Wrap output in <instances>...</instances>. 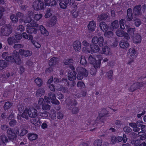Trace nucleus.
I'll return each instance as SVG.
<instances>
[{
    "label": "nucleus",
    "instance_id": "4c0bfd02",
    "mask_svg": "<svg viewBox=\"0 0 146 146\" xmlns=\"http://www.w3.org/2000/svg\"><path fill=\"white\" fill-rule=\"evenodd\" d=\"M28 109H26L25 110L23 113L21 115V116L23 118H25L26 119H28L29 117L28 116Z\"/></svg>",
    "mask_w": 146,
    "mask_h": 146
},
{
    "label": "nucleus",
    "instance_id": "b1692460",
    "mask_svg": "<svg viewBox=\"0 0 146 146\" xmlns=\"http://www.w3.org/2000/svg\"><path fill=\"white\" fill-rule=\"evenodd\" d=\"M133 42L134 43H140L141 41V36L139 34L137 33L134 36H133Z\"/></svg>",
    "mask_w": 146,
    "mask_h": 146
},
{
    "label": "nucleus",
    "instance_id": "7ed1b4c3",
    "mask_svg": "<svg viewBox=\"0 0 146 146\" xmlns=\"http://www.w3.org/2000/svg\"><path fill=\"white\" fill-rule=\"evenodd\" d=\"M77 72V78L78 80H82L84 77H86L88 76L87 70L84 68L78 67L76 69Z\"/></svg>",
    "mask_w": 146,
    "mask_h": 146
},
{
    "label": "nucleus",
    "instance_id": "0eeeda50",
    "mask_svg": "<svg viewBox=\"0 0 146 146\" xmlns=\"http://www.w3.org/2000/svg\"><path fill=\"white\" fill-rule=\"evenodd\" d=\"M92 42L94 44H97L100 47L102 46L104 44V39L102 36H94L92 39Z\"/></svg>",
    "mask_w": 146,
    "mask_h": 146
},
{
    "label": "nucleus",
    "instance_id": "423d86ee",
    "mask_svg": "<svg viewBox=\"0 0 146 146\" xmlns=\"http://www.w3.org/2000/svg\"><path fill=\"white\" fill-rule=\"evenodd\" d=\"M34 24H37L35 22L33 21L31 23L28 24L27 25V26L28 27L27 29V32L28 33L30 34H35L37 32L38 28L35 27L33 26V25Z\"/></svg>",
    "mask_w": 146,
    "mask_h": 146
},
{
    "label": "nucleus",
    "instance_id": "79ce46f5",
    "mask_svg": "<svg viewBox=\"0 0 146 146\" xmlns=\"http://www.w3.org/2000/svg\"><path fill=\"white\" fill-rule=\"evenodd\" d=\"M101 60H96L94 64H93L94 68L96 69L100 67L101 64Z\"/></svg>",
    "mask_w": 146,
    "mask_h": 146
},
{
    "label": "nucleus",
    "instance_id": "a878e982",
    "mask_svg": "<svg viewBox=\"0 0 146 146\" xmlns=\"http://www.w3.org/2000/svg\"><path fill=\"white\" fill-rule=\"evenodd\" d=\"M96 24L93 21H90L88 25V30L90 31H93L95 30Z\"/></svg>",
    "mask_w": 146,
    "mask_h": 146
},
{
    "label": "nucleus",
    "instance_id": "864d4df0",
    "mask_svg": "<svg viewBox=\"0 0 146 146\" xmlns=\"http://www.w3.org/2000/svg\"><path fill=\"white\" fill-rule=\"evenodd\" d=\"M123 131L126 133H128L132 131L131 129L129 127H125L123 128Z\"/></svg>",
    "mask_w": 146,
    "mask_h": 146
},
{
    "label": "nucleus",
    "instance_id": "a18cd8bd",
    "mask_svg": "<svg viewBox=\"0 0 146 146\" xmlns=\"http://www.w3.org/2000/svg\"><path fill=\"white\" fill-rule=\"evenodd\" d=\"M80 63L82 65H87V61L85 57L83 56H81L80 60Z\"/></svg>",
    "mask_w": 146,
    "mask_h": 146
},
{
    "label": "nucleus",
    "instance_id": "9b49d317",
    "mask_svg": "<svg viewBox=\"0 0 146 146\" xmlns=\"http://www.w3.org/2000/svg\"><path fill=\"white\" fill-rule=\"evenodd\" d=\"M143 85V82L134 83L131 86L129 89V90L131 92H134L142 87Z\"/></svg>",
    "mask_w": 146,
    "mask_h": 146
},
{
    "label": "nucleus",
    "instance_id": "e433bc0d",
    "mask_svg": "<svg viewBox=\"0 0 146 146\" xmlns=\"http://www.w3.org/2000/svg\"><path fill=\"white\" fill-rule=\"evenodd\" d=\"M133 21L134 24L137 27H139L141 23V20L137 17H135L133 18Z\"/></svg>",
    "mask_w": 146,
    "mask_h": 146
},
{
    "label": "nucleus",
    "instance_id": "37998d69",
    "mask_svg": "<svg viewBox=\"0 0 146 146\" xmlns=\"http://www.w3.org/2000/svg\"><path fill=\"white\" fill-rule=\"evenodd\" d=\"M35 81L37 85L39 86H41L43 84V82L42 81L41 79L39 78H36L35 80Z\"/></svg>",
    "mask_w": 146,
    "mask_h": 146
},
{
    "label": "nucleus",
    "instance_id": "2eb2a0df",
    "mask_svg": "<svg viewBox=\"0 0 146 146\" xmlns=\"http://www.w3.org/2000/svg\"><path fill=\"white\" fill-rule=\"evenodd\" d=\"M28 115L31 118H35L37 115V111L35 108H32L28 109Z\"/></svg>",
    "mask_w": 146,
    "mask_h": 146
},
{
    "label": "nucleus",
    "instance_id": "412c9836",
    "mask_svg": "<svg viewBox=\"0 0 146 146\" xmlns=\"http://www.w3.org/2000/svg\"><path fill=\"white\" fill-rule=\"evenodd\" d=\"M81 42L80 41L76 40L74 42L73 46L76 51L79 52L81 49Z\"/></svg>",
    "mask_w": 146,
    "mask_h": 146
},
{
    "label": "nucleus",
    "instance_id": "6e6552de",
    "mask_svg": "<svg viewBox=\"0 0 146 146\" xmlns=\"http://www.w3.org/2000/svg\"><path fill=\"white\" fill-rule=\"evenodd\" d=\"M11 54L13 56L14 60L13 61V63H15L18 65H20L21 63V61L20 56L18 52L16 50H14Z\"/></svg>",
    "mask_w": 146,
    "mask_h": 146
},
{
    "label": "nucleus",
    "instance_id": "f3484780",
    "mask_svg": "<svg viewBox=\"0 0 146 146\" xmlns=\"http://www.w3.org/2000/svg\"><path fill=\"white\" fill-rule=\"evenodd\" d=\"M76 73L75 71H69L68 73V79L70 81H73L76 78Z\"/></svg>",
    "mask_w": 146,
    "mask_h": 146
},
{
    "label": "nucleus",
    "instance_id": "c756f323",
    "mask_svg": "<svg viewBox=\"0 0 146 146\" xmlns=\"http://www.w3.org/2000/svg\"><path fill=\"white\" fill-rule=\"evenodd\" d=\"M45 93L44 89L43 88H40L38 89L36 93V96L39 97H41L42 95H44Z\"/></svg>",
    "mask_w": 146,
    "mask_h": 146
},
{
    "label": "nucleus",
    "instance_id": "2f4dec72",
    "mask_svg": "<svg viewBox=\"0 0 146 146\" xmlns=\"http://www.w3.org/2000/svg\"><path fill=\"white\" fill-rule=\"evenodd\" d=\"M8 64V63L5 60H0V67L2 69L7 67Z\"/></svg>",
    "mask_w": 146,
    "mask_h": 146
},
{
    "label": "nucleus",
    "instance_id": "6ab92c4d",
    "mask_svg": "<svg viewBox=\"0 0 146 146\" xmlns=\"http://www.w3.org/2000/svg\"><path fill=\"white\" fill-rule=\"evenodd\" d=\"M119 45L120 48L124 49H126L129 46V44L128 41L124 40L120 41L119 43Z\"/></svg>",
    "mask_w": 146,
    "mask_h": 146
},
{
    "label": "nucleus",
    "instance_id": "69168bd1",
    "mask_svg": "<svg viewBox=\"0 0 146 146\" xmlns=\"http://www.w3.org/2000/svg\"><path fill=\"white\" fill-rule=\"evenodd\" d=\"M16 121L14 119H13L10 120L9 122V124L10 126L13 127L16 125Z\"/></svg>",
    "mask_w": 146,
    "mask_h": 146
},
{
    "label": "nucleus",
    "instance_id": "a211bd4d",
    "mask_svg": "<svg viewBox=\"0 0 146 146\" xmlns=\"http://www.w3.org/2000/svg\"><path fill=\"white\" fill-rule=\"evenodd\" d=\"M9 134H7V137L4 135H1L0 136V139L2 142L3 143H5L9 142L10 141H12V142H14L13 140L9 138Z\"/></svg>",
    "mask_w": 146,
    "mask_h": 146
},
{
    "label": "nucleus",
    "instance_id": "cd10ccee",
    "mask_svg": "<svg viewBox=\"0 0 146 146\" xmlns=\"http://www.w3.org/2000/svg\"><path fill=\"white\" fill-rule=\"evenodd\" d=\"M58 59L57 58L55 57L51 58L49 62V66H51L56 65L58 63Z\"/></svg>",
    "mask_w": 146,
    "mask_h": 146
},
{
    "label": "nucleus",
    "instance_id": "c9c22d12",
    "mask_svg": "<svg viewBox=\"0 0 146 146\" xmlns=\"http://www.w3.org/2000/svg\"><path fill=\"white\" fill-rule=\"evenodd\" d=\"M111 26L113 29H117L119 27L118 22L117 20H115L111 23Z\"/></svg>",
    "mask_w": 146,
    "mask_h": 146
},
{
    "label": "nucleus",
    "instance_id": "6e6d98bb",
    "mask_svg": "<svg viewBox=\"0 0 146 146\" xmlns=\"http://www.w3.org/2000/svg\"><path fill=\"white\" fill-rule=\"evenodd\" d=\"M16 16L18 19V18H21V19H20L19 20L20 21H23V19L21 18L23 17L24 15L23 13H21L18 12L16 14Z\"/></svg>",
    "mask_w": 146,
    "mask_h": 146
},
{
    "label": "nucleus",
    "instance_id": "13d9d810",
    "mask_svg": "<svg viewBox=\"0 0 146 146\" xmlns=\"http://www.w3.org/2000/svg\"><path fill=\"white\" fill-rule=\"evenodd\" d=\"M111 140L112 143L113 144L117 143V137L115 136H112L111 137Z\"/></svg>",
    "mask_w": 146,
    "mask_h": 146
},
{
    "label": "nucleus",
    "instance_id": "603ef678",
    "mask_svg": "<svg viewBox=\"0 0 146 146\" xmlns=\"http://www.w3.org/2000/svg\"><path fill=\"white\" fill-rule=\"evenodd\" d=\"M113 72L112 70H110L107 73L108 78L112 80L113 78Z\"/></svg>",
    "mask_w": 146,
    "mask_h": 146
},
{
    "label": "nucleus",
    "instance_id": "49530a36",
    "mask_svg": "<svg viewBox=\"0 0 146 146\" xmlns=\"http://www.w3.org/2000/svg\"><path fill=\"white\" fill-rule=\"evenodd\" d=\"M102 142V140L97 139L94 141V145L95 146H101Z\"/></svg>",
    "mask_w": 146,
    "mask_h": 146
},
{
    "label": "nucleus",
    "instance_id": "ea45409f",
    "mask_svg": "<svg viewBox=\"0 0 146 146\" xmlns=\"http://www.w3.org/2000/svg\"><path fill=\"white\" fill-rule=\"evenodd\" d=\"M12 105V103L9 102H6L4 106V110H5L9 109Z\"/></svg>",
    "mask_w": 146,
    "mask_h": 146
},
{
    "label": "nucleus",
    "instance_id": "774afa93",
    "mask_svg": "<svg viewBox=\"0 0 146 146\" xmlns=\"http://www.w3.org/2000/svg\"><path fill=\"white\" fill-rule=\"evenodd\" d=\"M51 15V14L50 12V10L48 9L47 10L46 12L45 15V17L46 18H48L50 17Z\"/></svg>",
    "mask_w": 146,
    "mask_h": 146
},
{
    "label": "nucleus",
    "instance_id": "c85d7f7f",
    "mask_svg": "<svg viewBox=\"0 0 146 146\" xmlns=\"http://www.w3.org/2000/svg\"><path fill=\"white\" fill-rule=\"evenodd\" d=\"M100 27L102 31H106L108 29V27L105 22L102 21L100 23Z\"/></svg>",
    "mask_w": 146,
    "mask_h": 146
},
{
    "label": "nucleus",
    "instance_id": "a19ab883",
    "mask_svg": "<svg viewBox=\"0 0 146 146\" xmlns=\"http://www.w3.org/2000/svg\"><path fill=\"white\" fill-rule=\"evenodd\" d=\"M95 57L92 56V55H90L88 57V62L91 64H93L96 61Z\"/></svg>",
    "mask_w": 146,
    "mask_h": 146
},
{
    "label": "nucleus",
    "instance_id": "39448f33",
    "mask_svg": "<svg viewBox=\"0 0 146 146\" xmlns=\"http://www.w3.org/2000/svg\"><path fill=\"white\" fill-rule=\"evenodd\" d=\"M108 114V112L106 110L105 108L103 109L100 112L99 115L97 118L96 121L95 122V123L96 124V123H98L100 124L101 122L102 124H103V123L104 122V117H107Z\"/></svg>",
    "mask_w": 146,
    "mask_h": 146
},
{
    "label": "nucleus",
    "instance_id": "20e7f679",
    "mask_svg": "<svg viewBox=\"0 0 146 146\" xmlns=\"http://www.w3.org/2000/svg\"><path fill=\"white\" fill-rule=\"evenodd\" d=\"M12 31V27L9 24L6 25L2 27L1 29V34L3 36H8Z\"/></svg>",
    "mask_w": 146,
    "mask_h": 146
},
{
    "label": "nucleus",
    "instance_id": "680f3d73",
    "mask_svg": "<svg viewBox=\"0 0 146 146\" xmlns=\"http://www.w3.org/2000/svg\"><path fill=\"white\" fill-rule=\"evenodd\" d=\"M124 31H122L120 30H117L116 32V35L119 37H122L123 35V34L124 33Z\"/></svg>",
    "mask_w": 146,
    "mask_h": 146
},
{
    "label": "nucleus",
    "instance_id": "ddd939ff",
    "mask_svg": "<svg viewBox=\"0 0 146 146\" xmlns=\"http://www.w3.org/2000/svg\"><path fill=\"white\" fill-rule=\"evenodd\" d=\"M66 100L69 109L76 106L77 104V101L74 98H68Z\"/></svg>",
    "mask_w": 146,
    "mask_h": 146
},
{
    "label": "nucleus",
    "instance_id": "f704fd0d",
    "mask_svg": "<svg viewBox=\"0 0 146 146\" xmlns=\"http://www.w3.org/2000/svg\"><path fill=\"white\" fill-rule=\"evenodd\" d=\"M129 55H130L131 57H136L135 55V52L134 49L133 48H130L128 50V54Z\"/></svg>",
    "mask_w": 146,
    "mask_h": 146
},
{
    "label": "nucleus",
    "instance_id": "338daca9",
    "mask_svg": "<svg viewBox=\"0 0 146 146\" xmlns=\"http://www.w3.org/2000/svg\"><path fill=\"white\" fill-rule=\"evenodd\" d=\"M42 14H36L35 15L34 18L36 20H39L42 17Z\"/></svg>",
    "mask_w": 146,
    "mask_h": 146
},
{
    "label": "nucleus",
    "instance_id": "4be33fe9",
    "mask_svg": "<svg viewBox=\"0 0 146 146\" xmlns=\"http://www.w3.org/2000/svg\"><path fill=\"white\" fill-rule=\"evenodd\" d=\"M125 29L127 33L131 36H133L134 35V32L135 31V28H131L130 26L128 25H125Z\"/></svg>",
    "mask_w": 146,
    "mask_h": 146
},
{
    "label": "nucleus",
    "instance_id": "473e14b6",
    "mask_svg": "<svg viewBox=\"0 0 146 146\" xmlns=\"http://www.w3.org/2000/svg\"><path fill=\"white\" fill-rule=\"evenodd\" d=\"M38 137L36 134L32 133H29L28 134V138L30 141H33L35 140Z\"/></svg>",
    "mask_w": 146,
    "mask_h": 146
},
{
    "label": "nucleus",
    "instance_id": "9d476101",
    "mask_svg": "<svg viewBox=\"0 0 146 146\" xmlns=\"http://www.w3.org/2000/svg\"><path fill=\"white\" fill-rule=\"evenodd\" d=\"M44 3L40 0L35 1L33 3V8L35 10H38L44 8Z\"/></svg>",
    "mask_w": 146,
    "mask_h": 146
},
{
    "label": "nucleus",
    "instance_id": "aec40b11",
    "mask_svg": "<svg viewBox=\"0 0 146 146\" xmlns=\"http://www.w3.org/2000/svg\"><path fill=\"white\" fill-rule=\"evenodd\" d=\"M98 45L97 44L91 45V44L90 46L91 50V52L90 51L87 50V48L86 49L89 53H92V52L96 53L98 52L100 50V48Z\"/></svg>",
    "mask_w": 146,
    "mask_h": 146
},
{
    "label": "nucleus",
    "instance_id": "8fccbe9b",
    "mask_svg": "<svg viewBox=\"0 0 146 146\" xmlns=\"http://www.w3.org/2000/svg\"><path fill=\"white\" fill-rule=\"evenodd\" d=\"M70 110H72V112L73 114H75L78 113L79 109L78 107L76 106L72 107L71 108H69Z\"/></svg>",
    "mask_w": 146,
    "mask_h": 146
},
{
    "label": "nucleus",
    "instance_id": "72a5a7b5",
    "mask_svg": "<svg viewBox=\"0 0 146 146\" xmlns=\"http://www.w3.org/2000/svg\"><path fill=\"white\" fill-rule=\"evenodd\" d=\"M7 41L8 43L10 45H12L13 44L17 43L16 38L13 37H10L8 38L7 39Z\"/></svg>",
    "mask_w": 146,
    "mask_h": 146
},
{
    "label": "nucleus",
    "instance_id": "09e8293b",
    "mask_svg": "<svg viewBox=\"0 0 146 146\" xmlns=\"http://www.w3.org/2000/svg\"><path fill=\"white\" fill-rule=\"evenodd\" d=\"M125 22V19H121L119 22L120 27L122 29H125L124 23Z\"/></svg>",
    "mask_w": 146,
    "mask_h": 146
},
{
    "label": "nucleus",
    "instance_id": "58836bf2",
    "mask_svg": "<svg viewBox=\"0 0 146 146\" xmlns=\"http://www.w3.org/2000/svg\"><path fill=\"white\" fill-rule=\"evenodd\" d=\"M63 63L66 65H71L73 63V60L71 59H67L64 60Z\"/></svg>",
    "mask_w": 146,
    "mask_h": 146
},
{
    "label": "nucleus",
    "instance_id": "bb28decb",
    "mask_svg": "<svg viewBox=\"0 0 146 146\" xmlns=\"http://www.w3.org/2000/svg\"><path fill=\"white\" fill-rule=\"evenodd\" d=\"M109 14L108 13H103L99 15L98 18L100 20H106L108 17Z\"/></svg>",
    "mask_w": 146,
    "mask_h": 146
},
{
    "label": "nucleus",
    "instance_id": "5701e85b",
    "mask_svg": "<svg viewBox=\"0 0 146 146\" xmlns=\"http://www.w3.org/2000/svg\"><path fill=\"white\" fill-rule=\"evenodd\" d=\"M127 17H126V21H132L133 18V14L132 13V10L131 8H129L127 10Z\"/></svg>",
    "mask_w": 146,
    "mask_h": 146
},
{
    "label": "nucleus",
    "instance_id": "f257e3e1",
    "mask_svg": "<svg viewBox=\"0 0 146 146\" xmlns=\"http://www.w3.org/2000/svg\"><path fill=\"white\" fill-rule=\"evenodd\" d=\"M7 134H9V138L12 139H13L15 141L17 138V135L19 136V128L17 127H15L14 129L9 128L7 131Z\"/></svg>",
    "mask_w": 146,
    "mask_h": 146
},
{
    "label": "nucleus",
    "instance_id": "e2e57ef3",
    "mask_svg": "<svg viewBox=\"0 0 146 146\" xmlns=\"http://www.w3.org/2000/svg\"><path fill=\"white\" fill-rule=\"evenodd\" d=\"M31 42L36 48H39L40 47V45L38 42L34 40H32Z\"/></svg>",
    "mask_w": 146,
    "mask_h": 146
},
{
    "label": "nucleus",
    "instance_id": "de8ad7c7",
    "mask_svg": "<svg viewBox=\"0 0 146 146\" xmlns=\"http://www.w3.org/2000/svg\"><path fill=\"white\" fill-rule=\"evenodd\" d=\"M60 3L59 5L61 8L64 9H66L68 7L64 2H62V0H59Z\"/></svg>",
    "mask_w": 146,
    "mask_h": 146
},
{
    "label": "nucleus",
    "instance_id": "bf43d9fd",
    "mask_svg": "<svg viewBox=\"0 0 146 146\" xmlns=\"http://www.w3.org/2000/svg\"><path fill=\"white\" fill-rule=\"evenodd\" d=\"M15 36L17 42H18L22 37V35L19 34L15 35Z\"/></svg>",
    "mask_w": 146,
    "mask_h": 146
},
{
    "label": "nucleus",
    "instance_id": "f03ea898",
    "mask_svg": "<svg viewBox=\"0 0 146 146\" xmlns=\"http://www.w3.org/2000/svg\"><path fill=\"white\" fill-rule=\"evenodd\" d=\"M44 99L45 101L48 103L51 102L53 104L58 105L59 102L56 99L54 93L52 92H50L48 94V97L45 96Z\"/></svg>",
    "mask_w": 146,
    "mask_h": 146
},
{
    "label": "nucleus",
    "instance_id": "f8f14e48",
    "mask_svg": "<svg viewBox=\"0 0 146 146\" xmlns=\"http://www.w3.org/2000/svg\"><path fill=\"white\" fill-rule=\"evenodd\" d=\"M33 26L37 27L38 30H40L41 33L42 34L44 35V36H47L48 35V32L46 29L42 25L40 26L38 24H34L33 25Z\"/></svg>",
    "mask_w": 146,
    "mask_h": 146
},
{
    "label": "nucleus",
    "instance_id": "dca6fc26",
    "mask_svg": "<svg viewBox=\"0 0 146 146\" xmlns=\"http://www.w3.org/2000/svg\"><path fill=\"white\" fill-rule=\"evenodd\" d=\"M133 14L136 16H139L141 14V5H139L136 6L133 9Z\"/></svg>",
    "mask_w": 146,
    "mask_h": 146
},
{
    "label": "nucleus",
    "instance_id": "7c9ffc66",
    "mask_svg": "<svg viewBox=\"0 0 146 146\" xmlns=\"http://www.w3.org/2000/svg\"><path fill=\"white\" fill-rule=\"evenodd\" d=\"M117 143L121 141H123L124 143H125L126 142L127 138L126 137V135L124 134L123 135V137L118 136L117 137Z\"/></svg>",
    "mask_w": 146,
    "mask_h": 146
},
{
    "label": "nucleus",
    "instance_id": "4468645a",
    "mask_svg": "<svg viewBox=\"0 0 146 146\" xmlns=\"http://www.w3.org/2000/svg\"><path fill=\"white\" fill-rule=\"evenodd\" d=\"M20 54L25 57H28L31 56L32 54V52L29 50L20 49L19 50Z\"/></svg>",
    "mask_w": 146,
    "mask_h": 146
},
{
    "label": "nucleus",
    "instance_id": "3c124183",
    "mask_svg": "<svg viewBox=\"0 0 146 146\" xmlns=\"http://www.w3.org/2000/svg\"><path fill=\"white\" fill-rule=\"evenodd\" d=\"M10 19L14 23H16L18 21V19L14 15H13L10 16Z\"/></svg>",
    "mask_w": 146,
    "mask_h": 146
},
{
    "label": "nucleus",
    "instance_id": "393cba45",
    "mask_svg": "<svg viewBox=\"0 0 146 146\" xmlns=\"http://www.w3.org/2000/svg\"><path fill=\"white\" fill-rule=\"evenodd\" d=\"M102 54L108 55H111V54L110 48L108 46H105L102 47Z\"/></svg>",
    "mask_w": 146,
    "mask_h": 146
},
{
    "label": "nucleus",
    "instance_id": "1a4fd4ad",
    "mask_svg": "<svg viewBox=\"0 0 146 146\" xmlns=\"http://www.w3.org/2000/svg\"><path fill=\"white\" fill-rule=\"evenodd\" d=\"M11 54L13 56L14 60L13 61V63H15L18 65H20L21 63V61L20 56L18 52L16 50H14Z\"/></svg>",
    "mask_w": 146,
    "mask_h": 146
},
{
    "label": "nucleus",
    "instance_id": "0e129e2a",
    "mask_svg": "<svg viewBox=\"0 0 146 146\" xmlns=\"http://www.w3.org/2000/svg\"><path fill=\"white\" fill-rule=\"evenodd\" d=\"M56 19L55 17L52 18L50 20L49 24L52 26H53L56 24Z\"/></svg>",
    "mask_w": 146,
    "mask_h": 146
},
{
    "label": "nucleus",
    "instance_id": "c03bdc74",
    "mask_svg": "<svg viewBox=\"0 0 146 146\" xmlns=\"http://www.w3.org/2000/svg\"><path fill=\"white\" fill-rule=\"evenodd\" d=\"M50 106L48 104L44 103L42 106V108L44 110H50Z\"/></svg>",
    "mask_w": 146,
    "mask_h": 146
},
{
    "label": "nucleus",
    "instance_id": "052dcab7",
    "mask_svg": "<svg viewBox=\"0 0 146 146\" xmlns=\"http://www.w3.org/2000/svg\"><path fill=\"white\" fill-rule=\"evenodd\" d=\"M105 36L108 38H110L113 36V33L111 31H109L105 33Z\"/></svg>",
    "mask_w": 146,
    "mask_h": 146
},
{
    "label": "nucleus",
    "instance_id": "5fc2aeb1",
    "mask_svg": "<svg viewBox=\"0 0 146 146\" xmlns=\"http://www.w3.org/2000/svg\"><path fill=\"white\" fill-rule=\"evenodd\" d=\"M6 62H10L13 63V61H14V59L13 58V57L12 55L8 56L7 57H6L5 58V60Z\"/></svg>",
    "mask_w": 146,
    "mask_h": 146
},
{
    "label": "nucleus",
    "instance_id": "4d7b16f0",
    "mask_svg": "<svg viewBox=\"0 0 146 146\" xmlns=\"http://www.w3.org/2000/svg\"><path fill=\"white\" fill-rule=\"evenodd\" d=\"M28 132V131L25 129H23L21 130V132L19 133V136L21 137L23 136L27 133Z\"/></svg>",
    "mask_w": 146,
    "mask_h": 146
}]
</instances>
